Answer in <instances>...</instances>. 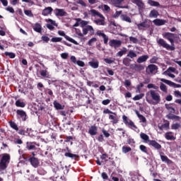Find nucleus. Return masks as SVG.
I'll use <instances>...</instances> for the list:
<instances>
[{
    "instance_id": "obj_2",
    "label": "nucleus",
    "mask_w": 181,
    "mask_h": 181,
    "mask_svg": "<svg viewBox=\"0 0 181 181\" xmlns=\"http://www.w3.org/2000/svg\"><path fill=\"white\" fill-rule=\"evenodd\" d=\"M10 162L11 156L8 153L4 154L0 160V172L1 170H6Z\"/></svg>"
},
{
    "instance_id": "obj_37",
    "label": "nucleus",
    "mask_w": 181,
    "mask_h": 181,
    "mask_svg": "<svg viewBox=\"0 0 181 181\" xmlns=\"http://www.w3.org/2000/svg\"><path fill=\"white\" fill-rule=\"evenodd\" d=\"M125 0H112V4L115 5V6H117V8H119V6L122 2H124Z\"/></svg>"
},
{
    "instance_id": "obj_32",
    "label": "nucleus",
    "mask_w": 181,
    "mask_h": 181,
    "mask_svg": "<svg viewBox=\"0 0 181 181\" xmlns=\"http://www.w3.org/2000/svg\"><path fill=\"white\" fill-rule=\"evenodd\" d=\"M16 106L20 107V108H25L26 107V103L25 102L21 101V100H18L16 101Z\"/></svg>"
},
{
    "instance_id": "obj_46",
    "label": "nucleus",
    "mask_w": 181,
    "mask_h": 181,
    "mask_svg": "<svg viewBox=\"0 0 181 181\" xmlns=\"http://www.w3.org/2000/svg\"><path fill=\"white\" fill-rule=\"evenodd\" d=\"M4 54L5 56H8L10 59H15L16 57V55L13 52H5Z\"/></svg>"
},
{
    "instance_id": "obj_52",
    "label": "nucleus",
    "mask_w": 181,
    "mask_h": 181,
    "mask_svg": "<svg viewBox=\"0 0 181 181\" xmlns=\"http://www.w3.org/2000/svg\"><path fill=\"white\" fill-rule=\"evenodd\" d=\"M181 127V125L180 123H175L172 124L171 129H179V128Z\"/></svg>"
},
{
    "instance_id": "obj_36",
    "label": "nucleus",
    "mask_w": 181,
    "mask_h": 181,
    "mask_svg": "<svg viewBox=\"0 0 181 181\" xmlns=\"http://www.w3.org/2000/svg\"><path fill=\"white\" fill-rule=\"evenodd\" d=\"M140 137L143 139V141H145V142H148L149 141H151L149 139V136H148V134H145V133H141L140 134Z\"/></svg>"
},
{
    "instance_id": "obj_45",
    "label": "nucleus",
    "mask_w": 181,
    "mask_h": 181,
    "mask_svg": "<svg viewBox=\"0 0 181 181\" xmlns=\"http://www.w3.org/2000/svg\"><path fill=\"white\" fill-rule=\"evenodd\" d=\"M165 108L168 110L171 114H175V112H176V110L172 106H170L168 104H165Z\"/></svg>"
},
{
    "instance_id": "obj_59",
    "label": "nucleus",
    "mask_w": 181,
    "mask_h": 181,
    "mask_svg": "<svg viewBox=\"0 0 181 181\" xmlns=\"http://www.w3.org/2000/svg\"><path fill=\"white\" fill-rule=\"evenodd\" d=\"M76 4H78L81 6H84V7L87 6V4H86V2H84L83 0H78L76 1Z\"/></svg>"
},
{
    "instance_id": "obj_35",
    "label": "nucleus",
    "mask_w": 181,
    "mask_h": 181,
    "mask_svg": "<svg viewBox=\"0 0 181 181\" xmlns=\"http://www.w3.org/2000/svg\"><path fill=\"white\" fill-rule=\"evenodd\" d=\"M147 4L150 5V6H160V4L158 1H155L153 0H148Z\"/></svg>"
},
{
    "instance_id": "obj_3",
    "label": "nucleus",
    "mask_w": 181,
    "mask_h": 181,
    "mask_svg": "<svg viewBox=\"0 0 181 181\" xmlns=\"http://www.w3.org/2000/svg\"><path fill=\"white\" fill-rule=\"evenodd\" d=\"M103 114H111L109 115V119L113 125H115L116 124H118V122H119V119L118 118V115H117V113L110 110V109H105L103 110Z\"/></svg>"
},
{
    "instance_id": "obj_62",
    "label": "nucleus",
    "mask_w": 181,
    "mask_h": 181,
    "mask_svg": "<svg viewBox=\"0 0 181 181\" xmlns=\"http://www.w3.org/2000/svg\"><path fill=\"white\" fill-rule=\"evenodd\" d=\"M158 57H153L151 59H150V63H152V64H155L156 63V62H158Z\"/></svg>"
},
{
    "instance_id": "obj_38",
    "label": "nucleus",
    "mask_w": 181,
    "mask_h": 181,
    "mask_svg": "<svg viewBox=\"0 0 181 181\" xmlns=\"http://www.w3.org/2000/svg\"><path fill=\"white\" fill-rule=\"evenodd\" d=\"M122 21H124V22H128V23H132V22L131 17L128 16L126 14L122 15Z\"/></svg>"
},
{
    "instance_id": "obj_5",
    "label": "nucleus",
    "mask_w": 181,
    "mask_h": 181,
    "mask_svg": "<svg viewBox=\"0 0 181 181\" xmlns=\"http://www.w3.org/2000/svg\"><path fill=\"white\" fill-rule=\"evenodd\" d=\"M157 43L158 46H160L161 47H163L164 49H166V50H175V46H171L170 45L166 43L165 40L163 38H160L157 40Z\"/></svg>"
},
{
    "instance_id": "obj_30",
    "label": "nucleus",
    "mask_w": 181,
    "mask_h": 181,
    "mask_svg": "<svg viewBox=\"0 0 181 181\" xmlns=\"http://www.w3.org/2000/svg\"><path fill=\"white\" fill-rule=\"evenodd\" d=\"M136 53H135V52H134V50L131 49L129 51L127 57H129V59H131V60H132L133 59H135V57H136Z\"/></svg>"
},
{
    "instance_id": "obj_14",
    "label": "nucleus",
    "mask_w": 181,
    "mask_h": 181,
    "mask_svg": "<svg viewBox=\"0 0 181 181\" xmlns=\"http://www.w3.org/2000/svg\"><path fill=\"white\" fill-rule=\"evenodd\" d=\"M36 146H40V144H37L36 142H29L26 143V150L27 151H36Z\"/></svg>"
},
{
    "instance_id": "obj_15",
    "label": "nucleus",
    "mask_w": 181,
    "mask_h": 181,
    "mask_svg": "<svg viewBox=\"0 0 181 181\" xmlns=\"http://www.w3.org/2000/svg\"><path fill=\"white\" fill-rule=\"evenodd\" d=\"M54 13L55 16H66L67 15V13L63 8H55Z\"/></svg>"
},
{
    "instance_id": "obj_9",
    "label": "nucleus",
    "mask_w": 181,
    "mask_h": 181,
    "mask_svg": "<svg viewBox=\"0 0 181 181\" xmlns=\"http://www.w3.org/2000/svg\"><path fill=\"white\" fill-rule=\"evenodd\" d=\"M122 119L125 125H129L132 127V129H138V127L135 125V124L134 123V122H132V120H129L128 117H127L125 115L122 116Z\"/></svg>"
},
{
    "instance_id": "obj_58",
    "label": "nucleus",
    "mask_w": 181,
    "mask_h": 181,
    "mask_svg": "<svg viewBox=\"0 0 181 181\" xmlns=\"http://www.w3.org/2000/svg\"><path fill=\"white\" fill-rule=\"evenodd\" d=\"M102 132L105 138H110V134L108 132H107V130H105V129H103Z\"/></svg>"
},
{
    "instance_id": "obj_44",
    "label": "nucleus",
    "mask_w": 181,
    "mask_h": 181,
    "mask_svg": "<svg viewBox=\"0 0 181 181\" xmlns=\"http://www.w3.org/2000/svg\"><path fill=\"white\" fill-rule=\"evenodd\" d=\"M122 151L123 153H128V152H131L132 151V148H131V147L124 146L122 148Z\"/></svg>"
},
{
    "instance_id": "obj_55",
    "label": "nucleus",
    "mask_w": 181,
    "mask_h": 181,
    "mask_svg": "<svg viewBox=\"0 0 181 181\" xmlns=\"http://www.w3.org/2000/svg\"><path fill=\"white\" fill-rule=\"evenodd\" d=\"M144 87V83H141L136 86V93H141V89Z\"/></svg>"
},
{
    "instance_id": "obj_56",
    "label": "nucleus",
    "mask_w": 181,
    "mask_h": 181,
    "mask_svg": "<svg viewBox=\"0 0 181 181\" xmlns=\"http://www.w3.org/2000/svg\"><path fill=\"white\" fill-rule=\"evenodd\" d=\"M104 62L107 63V64H112V63H114V60L111 58L110 59L105 58L104 59Z\"/></svg>"
},
{
    "instance_id": "obj_24",
    "label": "nucleus",
    "mask_w": 181,
    "mask_h": 181,
    "mask_svg": "<svg viewBox=\"0 0 181 181\" xmlns=\"http://www.w3.org/2000/svg\"><path fill=\"white\" fill-rule=\"evenodd\" d=\"M160 159L162 160V162H165V163H167V165H172L173 163V161H172V160L169 159V158H168V156H163V155H160Z\"/></svg>"
},
{
    "instance_id": "obj_7",
    "label": "nucleus",
    "mask_w": 181,
    "mask_h": 181,
    "mask_svg": "<svg viewBox=\"0 0 181 181\" xmlns=\"http://www.w3.org/2000/svg\"><path fill=\"white\" fill-rule=\"evenodd\" d=\"M25 160L30 162L33 168H39V165H40V161H39V158L36 157H28V158H25Z\"/></svg>"
},
{
    "instance_id": "obj_50",
    "label": "nucleus",
    "mask_w": 181,
    "mask_h": 181,
    "mask_svg": "<svg viewBox=\"0 0 181 181\" xmlns=\"http://www.w3.org/2000/svg\"><path fill=\"white\" fill-rule=\"evenodd\" d=\"M40 76H42V77H46L47 78H50V77L47 76V70L40 71Z\"/></svg>"
},
{
    "instance_id": "obj_33",
    "label": "nucleus",
    "mask_w": 181,
    "mask_h": 181,
    "mask_svg": "<svg viewBox=\"0 0 181 181\" xmlns=\"http://www.w3.org/2000/svg\"><path fill=\"white\" fill-rule=\"evenodd\" d=\"M89 66H90V67H92V69H98V66L100 64V62H98V61L96 62H88Z\"/></svg>"
},
{
    "instance_id": "obj_23",
    "label": "nucleus",
    "mask_w": 181,
    "mask_h": 181,
    "mask_svg": "<svg viewBox=\"0 0 181 181\" xmlns=\"http://www.w3.org/2000/svg\"><path fill=\"white\" fill-rule=\"evenodd\" d=\"M165 138L167 141H175V139H176L175 136H173V132H166L165 134Z\"/></svg>"
},
{
    "instance_id": "obj_42",
    "label": "nucleus",
    "mask_w": 181,
    "mask_h": 181,
    "mask_svg": "<svg viewBox=\"0 0 181 181\" xmlns=\"http://www.w3.org/2000/svg\"><path fill=\"white\" fill-rule=\"evenodd\" d=\"M54 107L56 110H64V106L59 103V102H54Z\"/></svg>"
},
{
    "instance_id": "obj_61",
    "label": "nucleus",
    "mask_w": 181,
    "mask_h": 181,
    "mask_svg": "<svg viewBox=\"0 0 181 181\" xmlns=\"http://www.w3.org/2000/svg\"><path fill=\"white\" fill-rule=\"evenodd\" d=\"M101 177L104 180H108V175L107 174V173H102Z\"/></svg>"
},
{
    "instance_id": "obj_53",
    "label": "nucleus",
    "mask_w": 181,
    "mask_h": 181,
    "mask_svg": "<svg viewBox=\"0 0 181 181\" xmlns=\"http://www.w3.org/2000/svg\"><path fill=\"white\" fill-rule=\"evenodd\" d=\"M88 29V32H90V35H94V28L91 25H87L86 26Z\"/></svg>"
},
{
    "instance_id": "obj_41",
    "label": "nucleus",
    "mask_w": 181,
    "mask_h": 181,
    "mask_svg": "<svg viewBox=\"0 0 181 181\" xmlns=\"http://www.w3.org/2000/svg\"><path fill=\"white\" fill-rule=\"evenodd\" d=\"M136 114L138 118L140 119L141 122H143V123L146 122V118L144 115H140L139 112L136 111Z\"/></svg>"
},
{
    "instance_id": "obj_27",
    "label": "nucleus",
    "mask_w": 181,
    "mask_h": 181,
    "mask_svg": "<svg viewBox=\"0 0 181 181\" xmlns=\"http://www.w3.org/2000/svg\"><path fill=\"white\" fill-rule=\"evenodd\" d=\"M149 18H158L159 16V12L156 9H153L150 11Z\"/></svg>"
},
{
    "instance_id": "obj_8",
    "label": "nucleus",
    "mask_w": 181,
    "mask_h": 181,
    "mask_svg": "<svg viewBox=\"0 0 181 181\" xmlns=\"http://www.w3.org/2000/svg\"><path fill=\"white\" fill-rule=\"evenodd\" d=\"M16 117L18 119H21L22 121L25 122L28 119V117L26 114V112L23 110H16Z\"/></svg>"
},
{
    "instance_id": "obj_10",
    "label": "nucleus",
    "mask_w": 181,
    "mask_h": 181,
    "mask_svg": "<svg viewBox=\"0 0 181 181\" xmlns=\"http://www.w3.org/2000/svg\"><path fill=\"white\" fill-rule=\"evenodd\" d=\"M175 35L171 33H164L163 34V37H164V39H167V40H169L171 45H173V43H175Z\"/></svg>"
},
{
    "instance_id": "obj_51",
    "label": "nucleus",
    "mask_w": 181,
    "mask_h": 181,
    "mask_svg": "<svg viewBox=\"0 0 181 181\" xmlns=\"http://www.w3.org/2000/svg\"><path fill=\"white\" fill-rule=\"evenodd\" d=\"M63 38L62 37H54L51 39V42H53L54 43H57V42H62Z\"/></svg>"
},
{
    "instance_id": "obj_39",
    "label": "nucleus",
    "mask_w": 181,
    "mask_h": 181,
    "mask_svg": "<svg viewBox=\"0 0 181 181\" xmlns=\"http://www.w3.org/2000/svg\"><path fill=\"white\" fill-rule=\"evenodd\" d=\"M33 30H35V32H37L38 33H42V25H40V24L39 23H35Z\"/></svg>"
},
{
    "instance_id": "obj_54",
    "label": "nucleus",
    "mask_w": 181,
    "mask_h": 181,
    "mask_svg": "<svg viewBox=\"0 0 181 181\" xmlns=\"http://www.w3.org/2000/svg\"><path fill=\"white\" fill-rule=\"evenodd\" d=\"M95 42H97V38L96 37H93L88 42V46H93V43Z\"/></svg>"
},
{
    "instance_id": "obj_40",
    "label": "nucleus",
    "mask_w": 181,
    "mask_h": 181,
    "mask_svg": "<svg viewBox=\"0 0 181 181\" xmlns=\"http://www.w3.org/2000/svg\"><path fill=\"white\" fill-rule=\"evenodd\" d=\"M127 52L128 49H127V47H123L122 50L117 53V56H119V57H122V56H124V54H125Z\"/></svg>"
},
{
    "instance_id": "obj_63",
    "label": "nucleus",
    "mask_w": 181,
    "mask_h": 181,
    "mask_svg": "<svg viewBox=\"0 0 181 181\" xmlns=\"http://www.w3.org/2000/svg\"><path fill=\"white\" fill-rule=\"evenodd\" d=\"M76 64H78V66H79L80 67H84V66H86V64L84 63V62L81 60L77 61Z\"/></svg>"
},
{
    "instance_id": "obj_48",
    "label": "nucleus",
    "mask_w": 181,
    "mask_h": 181,
    "mask_svg": "<svg viewBox=\"0 0 181 181\" xmlns=\"http://www.w3.org/2000/svg\"><path fill=\"white\" fill-rule=\"evenodd\" d=\"M160 90L163 91V93H168V88H166V85H165V83H160Z\"/></svg>"
},
{
    "instance_id": "obj_28",
    "label": "nucleus",
    "mask_w": 181,
    "mask_h": 181,
    "mask_svg": "<svg viewBox=\"0 0 181 181\" xmlns=\"http://www.w3.org/2000/svg\"><path fill=\"white\" fill-rule=\"evenodd\" d=\"M8 124L11 127V128H12V129H14V131H19V127H18V124H16V123L12 120H10L8 122Z\"/></svg>"
},
{
    "instance_id": "obj_13",
    "label": "nucleus",
    "mask_w": 181,
    "mask_h": 181,
    "mask_svg": "<svg viewBox=\"0 0 181 181\" xmlns=\"http://www.w3.org/2000/svg\"><path fill=\"white\" fill-rule=\"evenodd\" d=\"M160 81H162V83H165V84H168V86H170V87H175V88H180L181 87L180 84H177L168 79L160 78Z\"/></svg>"
},
{
    "instance_id": "obj_34",
    "label": "nucleus",
    "mask_w": 181,
    "mask_h": 181,
    "mask_svg": "<svg viewBox=\"0 0 181 181\" xmlns=\"http://www.w3.org/2000/svg\"><path fill=\"white\" fill-rule=\"evenodd\" d=\"M131 62H132V59H131V58H129L128 57L123 59V64H124V66H127V67L131 65Z\"/></svg>"
},
{
    "instance_id": "obj_12",
    "label": "nucleus",
    "mask_w": 181,
    "mask_h": 181,
    "mask_svg": "<svg viewBox=\"0 0 181 181\" xmlns=\"http://www.w3.org/2000/svg\"><path fill=\"white\" fill-rule=\"evenodd\" d=\"M58 35H59V36H64V37H65L69 42H71V43H74V45H78V42H77V41H76L74 39L66 35V33H64V31L59 30Z\"/></svg>"
},
{
    "instance_id": "obj_4",
    "label": "nucleus",
    "mask_w": 181,
    "mask_h": 181,
    "mask_svg": "<svg viewBox=\"0 0 181 181\" xmlns=\"http://www.w3.org/2000/svg\"><path fill=\"white\" fill-rule=\"evenodd\" d=\"M148 93L150 94V97L153 101H154V105L159 104V103H160L161 99L159 93L156 92V90H151Z\"/></svg>"
},
{
    "instance_id": "obj_43",
    "label": "nucleus",
    "mask_w": 181,
    "mask_h": 181,
    "mask_svg": "<svg viewBox=\"0 0 181 181\" xmlns=\"http://www.w3.org/2000/svg\"><path fill=\"white\" fill-rule=\"evenodd\" d=\"M145 96L144 93H140L139 95H135L133 98L134 101H138L139 100H142V98H144V97Z\"/></svg>"
},
{
    "instance_id": "obj_1",
    "label": "nucleus",
    "mask_w": 181,
    "mask_h": 181,
    "mask_svg": "<svg viewBox=\"0 0 181 181\" xmlns=\"http://www.w3.org/2000/svg\"><path fill=\"white\" fill-rule=\"evenodd\" d=\"M90 13L92 16H98L100 19H96L93 22L95 25L99 26H104L105 25V17L103 16L100 12L97 11L95 9H91Z\"/></svg>"
},
{
    "instance_id": "obj_22",
    "label": "nucleus",
    "mask_w": 181,
    "mask_h": 181,
    "mask_svg": "<svg viewBox=\"0 0 181 181\" xmlns=\"http://www.w3.org/2000/svg\"><path fill=\"white\" fill-rule=\"evenodd\" d=\"M155 70H158V66L155 64H150L147 66L146 71V73H153Z\"/></svg>"
},
{
    "instance_id": "obj_29",
    "label": "nucleus",
    "mask_w": 181,
    "mask_h": 181,
    "mask_svg": "<svg viewBox=\"0 0 181 181\" xmlns=\"http://www.w3.org/2000/svg\"><path fill=\"white\" fill-rule=\"evenodd\" d=\"M64 156L66 158H71V159H78V158H80V156L71 153H65Z\"/></svg>"
},
{
    "instance_id": "obj_26",
    "label": "nucleus",
    "mask_w": 181,
    "mask_h": 181,
    "mask_svg": "<svg viewBox=\"0 0 181 181\" xmlns=\"http://www.w3.org/2000/svg\"><path fill=\"white\" fill-rule=\"evenodd\" d=\"M148 59H149V56L148 55H143V56L139 57L137 59L136 62L139 64L145 63V62H146V60H148Z\"/></svg>"
},
{
    "instance_id": "obj_6",
    "label": "nucleus",
    "mask_w": 181,
    "mask_h": 181,
    "mask_svg": "<svg viewBox=\"0 0 181 181\" xmlns=\"http://www.w3.org/2000/svg\"><path fill=\"white\" fill-rule=\"evenodd\" d=\"M132 4H134V5H136L138 7V10L139 13H142L144 12V10L145 9V3L142 0H131Z\"/></svg>"
},
{
    "instance_id": "obj_64",
    "label": "nucleus",
    "mask_w": 181,
    "mask_h": 181,
    "mask_svg": "<svg viewBox=\"0 0 181 181\" xmlns=\"http://www.w3.org/2000/svg\"><path fill=\"white\" fill-rule=\"evenodd\" d=\"M174 95L177 98H179V97H180V98H181V93H180V91H179V90L174 91Z\"/></svg>"
},
{
    "instance_id": "obj_49",
    "label": "nucleus",
    "mask_w": 181,
    "mask_h": 181,
    "mask_svg": "<svg viewBox=\"0 0 181 181\" xmlns=\"http://www.w3.org/2000/svg\"><path fill=\"white\" fill-rule=\"evenodd\" d=\"M176 71V69L175 67L170 66L165 72L164 74L166 73H175Z\"/></svg>"
},
{
    "instance_id": "obj_18",
    "label": "nucleus",
    "mask_w": 181,
    "mask_h": 181,
    "mask_svg": "<svg viewBox=\"0 0 181 181\" xmlns=\"http://www.w3.org/2000/svg\"><path fill=\"white\" fill-rule=\"evenodd\" d=\"M137 28H145V29H149L151 28V23L148 21V20H144V22L139 23L137 25Z\"/></svg>"
},
{
    "instance_id": "obj_20",
    "label": "nucleus",
    "mask_w": 181,
    "mask_h": 181,
    "mask_svg": "<svg viewBox=\"0 0 181 181\" xmlns=\"http://www.w3.org/2000/svg\"><path fill=\"white\" fill-rule=\"evenodd\" d=\"M52 12H53V8L52 7H46L42 11V15L43 16H49V15H52Z\"/></svg>"
},
{
    "instance_id": "obj_47",
    "label": "nucleus",
    "mask_w": 181,
    "mask_h": 181,
    "mask_svg": "<svg viewBox=\"0 0 181 181\" xmlns=\"http://www.w3.org/2000/svg\"><path fill=\"white\" fill-rule=\"evenodd\" d=\"M139 149L141 151V152H144V153L148 154V148L144 145H140Z\"/></svg>"
},
{
    "instance_id": "obj_21",
    "label": "nucleus",
    "mask_w": 181,
    "mask_h": 181,
    "mask_svg": "<svg viewBox=\"0 0 181 181\" xmlns=\"http://www.w3.org/2000/svg\"><path fill=\"white\" fill-rule=\"evenodd\" d=\"M153 23H154L156 26H163V25L166 23V21L157 18L153 21Z\"/></svg>"
},
{
    "instance_id": "obj_25",
    "label": "nucleus",
    "mask_w": 181,
    "mask_h": 181,
    "mask_svg": "<svg viewBox=\"0 0 181 181\" xmlns=\"http://www.w3.org/2000/svg\"><path fill=\"white\" fill-rule=\"evenodd\" d=\"M97 131H98L97 126L93 125V126H91L90 128L89 129L88 134H90V135H91L92 136H94L97 134Z\"/></svg>"
},
{
    "instance_id": "obj_16",
    "label": "nucleus",
    "mask_w": 181,
    "mask_h": 181,
    "mask_svg": "<svg viewBox=\"0 0 181 181\" xmlns=\"http://www.w3.org/2000/svg\"><path fill=\"white\" fill-rule=\"evenodd\" d=\"M46 22H49L51 24H47V28L49 30H54V27H57V23H56V21H53L52 18H49L48 20H46Z\"/></svg>"
},
{
    "instance_id": "obj_19",
    "label": "nucleus",
    "mask_w": 181,
    "mask_h": 181,
    "mask_svg": "<svg viewBox=\"0 0 181 181\" xmlns=\"http://www.w3.org/2000/svg\"><path fill=\"white\" fill-rule=\"evenodd\" d=\"M148 145L153 146L155 149H162V146L155 140L149 141Z\"/></svg>"
},
{
    "instance_id": "obj_57",
    "label": "nucleus",
    "mask_w": 181,
    "mask_h": 181,
    "mask_svg": "<svg viewBox=\"0 0 181 181\" xmlns=\"http://www.w3.org/2000/svg\"><path fill=\"white\" fill-rule=\"evenodd\" d=\"M130 43H138V38L135 37H129Z\"/></svg>"
},
{
    "instance_id": "obj_60",
    "label": "nucleus",
    "mask_w": 181,
    "mask_h": 181,
    "mask_svg": "<svg viewBox=\"0 0 181 181\" xmlns=\"http://www.w3.org/2000/svg\"><path fill=\"white\" fill-rule=\"evenodd\" d=\"M14 144H16L17 145H22V144H23V141L21 139H15Z\"/></svg>"
},
{
    "instance_id": "obj_11",
    "label": "nucleus",
    "mask_w": 181,
    "mask_h": 181,
    "mask_svg": "<svg viewBox=\"0 0 181 181\" xmlns=\"http://www.w3.org/2000/svg\"><path fill=\"white\" fill-rule=\"evenodd\" d=\"M121 45H122V41L118 40H110L109 42V45L110 47H114L115 49L121 47Z\"/></svg>"
},
{
    "instance_id": "obj_31",
    "label": "nucleus",
    "mask_w": 181,
    "mask_h": 181,
    "mask_svg": "<svg viewBox=\"0 0 181 181\" xmlns=\"http://www.w3.org/2000/svg\"><path fill=\"white\" fill-rule=\"evenodd\" d=\"M145 66L142 64H134V69L136 71H142V70H144Z\"/></svg>"
},
{
    "instance_id": "obj_17",
    "label": "nucleus",
    "mask_w": 181,
    "mask_h": 181,
    "mask_svg": "<svg viewBox=\"0 0 181 181\" xmlns=\"http://www.w3.org/2000/svg\"><path fill=\"white\" fill-rule=\"evenodd\" d=\"M96 35L97 36H101L103 39V42L105 45H108V36H107V35H105V33H103V31L101 30H98L96 32Z\"/></svg>"
}]
</instances>
